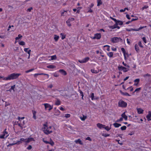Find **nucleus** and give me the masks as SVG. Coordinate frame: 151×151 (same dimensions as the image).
Instances as JSON below:
<instances>
[{
  "label": "nucleus",
  "instance_id": "338daca9",
  "mask_svg": "<svg viewBox=\"0 0 151 151\" xmlns=\"http://www.w3.org/2000/svg\"><path fill=\"white\" fill-rule=\"evenodd\" d=\"M53 75L55 77H58L59 76L58 74H57L56 72H55L53 73Z\"/></svg>",
  "mask_w": 151,
  "mask_h": 151
},
{
  "label": "nucleus",
  "instance_id": "2eb2a0df",
  "mask_svg": "<svg viewBox=\"0 0 151 151\" xmlns=\"http://www.w3.org/2000/svg\"><path fill=\"white\" fill-rule=\"evenodd\" d=\"M139 81L140 80L139 78L135 79L134 81V82H135V83H134V85L137 86L139 82Z\"/></svg>",
  "mask_w": 151,
  "mask_h": 151
},
{
  "label": "nucleus",
  "instance_id": "aec40b11",
  "mask_svg": "<svg viewBox=\"0 0 151 151\" xmlns=\"http://www.w3.org/2000/svg\"><path fill=\"white\" fill-rule=\"evenodd\" d=\"M24 52H27L29 55H30V52H31V50H29L28 48H24Z\"/></svg>",
  "mask_w": 151,
  "mask_h": 151
},
{
  "label": "nucleus",
  "instance_id": "6e6d98bb",
  "mask_svg": "<svg viewBox=\"0 0 151 151\" xmlns=\"http://www.w3.org/2000/svg\"><path fill=\"white\" fill-rule=\"evenodd\" d=\"M33 8L32 7H30L27 9V11L28 12H30L32 10Z\"/></svg>",
  "mask_w": 151,
  "mask_h": 151
},
{
  "label": "nucleus",
  "instance_id": "b1692460",
  "mask_svg": "<svg viewBox=\"0 0 151 151\" xmlns=\"http://www.w3.org/2000/svg\"><path fill=\"white\" fill-rule=\"evenodd\" d=\"M123 118H124L125 120H127V116L125 115V112H124L121 115Z\"/></svg>",
  "mask_w": 151,
  "mask_h": 151
},
{
  "label": "nucleus",
  "instance_id": "f8f14e48",
  "mask_svg": "<svg viewBox=\"0 0 151 151\" xmlns=\"http://www.w3.org/2000/svg\"><path fill=\"white\" fill-rule=\"evenodd\" d=\"M25 139V143H28L29 142L32 141H34V139L32 137H29L27 139Z\"/></svg>",
  "mask_w": 151,
  "mask_h": 151
},
{
  "label": "nucleus",
  "instance_id": "79ce46f5",
  "mask_svg": "<svg viewBox=\"0 0 151 151\" xmlns=\"http://www.w3.org/2000/svg\"><path fill=\"white\" fill-rule=\"evenodd\" d=\"M116 24H115L113 26H109V28L111 29H114L116 28Z\"/></svg>",
  "mask_w": 151,
  "mask_h": 151
},
{
  "label": "nucleus",
  "instance_id": "72a5a7b5",
  "mask_svg": "<svg viewBox=\"0 0 151 151\" xmlns=\"http://www.w3.org/2000/svg\"><path fill=\"white\" fill-rule=\"evenodd\" d=\"M97 6H99L102 4L101 0H97Z\"/></svg>",
  "mask_w": 151,
  "mask_h": 151
},
{
  "label": "nucleus",
  "instance_id": "680f3d73",
  "mask_svg": "<svg viewBox=\"0 0 151 151\" xmlns=\"http://www.w3.org/2000/svg\"><path fill=\"white\" fill-rule=\"evenodd\" d=\"M88 9V10L87 12L88 13H92L93 12V11L91 9V8H89Z\"/></svg>",
  "mask_w": 151,
  "mask_h": 151
},
{
  "label": "nucleus",
  "instance_id": "ea45409f",
  "mask_svg": "<svg viewBox=\"0 0 151 151\" xmlns=\"http://www.w3.org/2000/svg\"><path fill=\"white\" fill-rule=\"evenodd\" d=\"M19 43L20 45L22 46H24L25 45V43L23 41H21L20 42H19Z\"/></svg>",
  "mask_w": 151,
  "mask_h": 151
},
{
  "label": "nucleus",
  "instance_id": "69168bd1",
  "mask_svg": "<svg viewBox=\"0 0 151 151\" xmlns=\"http://www.w3.org/2000/svg\"><path fill=\"white\" fill-rule=\"evenodd\" d=\"M79 92L81 96H84L83 92L81 90H79Z\"/></svg>",
  "mask_w": 151,
  "mask_h": 151
},
{
  "label": "nucleus",
  "instance_id": "1a4fd4ad",
  "mask_svg": "<svg viewBox=\"0 0 151 151\" xmlns=\"http://www.w3.org/2000/svg\"><path fill=\"white\" fill-rule=\"evenodd\" d=\"M118 68L119 70H123L124 72H127L129 70L128 68H126L122 66H118Z\"/></svg>",
  "mask_w": 151,
  "mask_h": 151
},
{
  "label": "nucleus",
  "instance_id": "58836bf2",
  "mask_svg": "<svg viewBox=\"0 0 151 151\" xmlns=\"http://www.w3.org/2000/svg\"><path fill=\"white\" fill-rule=\"evenodd\" d=\"M32 113L33 114V118L35 119H36V112L35 111H32Z\"/></svg>",
  "mask_w": 151,
  "mask_h": 151
},
{
  "label": "nucleus",
  "instance_id": "de8ad7c7",
  "mask_svg": "<svg viewBox=\"0 0 151 151\" xmlns=\"http://www.w3.org/2000/svg\"><path fill=\"white\" fill-rule=\"evenodd\" d=\"M102 135L103 136H104L105 137H109L110 136V134H104V133L102 134Z\"/></svg>",
  "mask_w": 151,
  "mask_h": 151
},
{
  "label": "nucleus",
  "instance_id": "3c124183",
  "mask_svg": "<svg viewBox=\"0 0 151 151\" xmlns=\"http://www.w3.org/2000/svg\"><path fill=\"white\" fill-rule=\"evenodd\" d=\"M70 22L68 20L66 21V23L67 24V25L69 27H70L71 26V24L70 23Z\"/></svg>",
  "mask_w": 151,
  "mask_h": 151
},
{
  "label": "nucleus",
  "instance_id": "f257e3e1",
  "mask_svg": "<svg viewBox=\"0 0 151 151\" xmlns=\"http://www.w3.org/2000/svg\"><path fill=\"white\" fill-rule=\"evenodd\" d=\"M21 75L20 73H12L6 77L0 76V82H3V81H7L9 80H14L17 79Z\"/></svg>",
  "mask_w": 151,
  "mask_h": 151
},
{
  "label": "nucleus",
  "instance_id": "5701e85b",
  "mask_svg": "<svg viewBox=\"0 0 151 151\" xmlns=\"http://www.w3.org/2000/svg\"><path fill=\"white\" fill-rule=\"evenodd\" d=\"M59 38V36L56 35H54V39L55 41L57 42Z\"/></svg>",
  "mask_w": 151,
  "mask_h": 151
},
{
  "label": "nucleus",
  "instance_id": "7c9ffc66",
  "mask_svg": "<svg viewBox=\"0 0 151 151\" xmlns=\"http://www.w3.org/2000/svg\"><path fill=\"white\" fill-rule=\"evenodd\" d=\"M107 55L110 58H112L113 56V53L112 52H109L107 53Z\"/></svg>",
  "mask_w": 151,
  "mask_h": 151
},
{
  "label": "nucleus",
  "instance_id": "4c0bfd02",
  "mask_svg": "<svg viewBox=\"0 0 151 151\" xmlns=\"http://www.w3.org/2000/svg\"><path fill=\"white\" fill-rule=\"evenodd\" d=\"M104 47L106 48V49L107 51H110V46H109L108 45H105L104 46Z\"/></svg>",
  "mask_w": 151,
  "mask_h": 151
},
{
  "label": "nucleus",
  "instance_id": "0e129e2a",
  "mask_svg": "<svg viewBox=\"0 0 151 151\" xmlns=\"http://www.w3.org/2000/svg\"><path fill=\"white\" fill-rule=\"evenodd\" d=\"M123 117H121L120 118V119H118L116 121V122H121V121H122V120H123Z\"/></svg>",
  "mask_w": 151,
  "mask_h": 151
},
{
  "label": "nucleus",
  "instance_id": "37998d69",
  "mask_svg": "<svg viewBox=\"0 0 151 151\" xmlns=\"http://www.w3.org/2000/svg\"><path fill=\"white\" fill-rule=\"evenodd\" d=\"M91 71L93 73H97L99 72V71L97 70H95L94 69H91Z\"/></svg>",
  "mask_w": 151,
  "mask_h": 151
},
{
  "label": "nucleus",
  "instance_id": "6ab92c4d",
  "mask_svg": "<svg viewBox=\"0 0 151 151\" xmlns=\"http://www.w3.org/2000/svg\"><path fill=\"white\" fill-rule=\"evenodd\" d=\"M74 142L76 143V144H78L79 143L81 145H83V143L81 141V139H78L75 140L74 141Z\"/></svg>",
  "mask_w": 151,
  "mask_h": 151
},
{
  "label": "nucleus",
  "instance_id": "603ef678",
  "mask_svg": "<svg viewBox=\"0 0 151 151\" xmlns=\"http://www.w3.org/2000/svg\"><path fill=\"white\" fill-rule=\"evenodd\" d=\"M126 129V127L125 126H124L121 127V129L122 130H125Z\"/></svg>",
  "mask_w": 151,
  "mask_h": 151
},
{
  "label": "nucleus",
  "instance_id": "6e6552de",
  "mask_svg": "<svg viewBox=\"0 0 151 151\" xmlns=\"http://www.w3.org/2000/svg\"><path fill=\"white\" fill-rule=\"evenodd\" d=\"M25 139L23 138H21L20 140L17 141L16 142H14V143L13 145H19L22 143L23 142H25Z\"/></svg>",
  "mask_w": 151,
  "mask_h": 151
},
{
  "label": "nucleus",
  "instance_id": "dca6fc26",
  "mask_svg": "<svg viewBox=\"0 0 151 151\" xmlns=\"http://www.w3.org/2000/svg\"><path fill=\"white\" fill-rule=\"evenodd\" d=\"M146 118L148 121L151 120V112L149 111L148 114L146 116Z\"/></svg>",
  "mask_w": 151,
  "mask_h": 151
},
{
  "label": "nucleus",
  "instance_id": "4be33fe9",
  "mask_svg": "<svg viewBox=\"0 0 151 151\" xmlns=\"http://www.w3.org/2000/svg\"><path fill=\"white\" fill-rule=\"evenodd\" d=\"M120 93L123 95L126 96H131L127 92H123L121 91H120Z\"/></svg>",
  "mask_w": 151,
  "mask_h": 151
},
{
  "label": "nucleus",
  "instance_id": "5fc2aeb1",
  "mask_svg": "<svg viewBox=\"0 0 151 151\" xmlns=\"http://www.w3.org/2000/svg\"><path fill=\"white\" fill-rule=\"evenodd\" d=\"M70 115L69 114H65V117L66 118H69L70 117Z\"/></svg>",
  "mask_w": 151,
  "mask_h": 151
},
{
  "label": "nucleus",
  "instance_id": "cd10ccee",
  "mask_svg": "<svg viewBox=\"0 0 151 151\" xmlns=\"http://www.w3.org/2000/svg\"><path fill=\"white\" fill-rule=\"evenodd\" d=\"M47 68L50 69L55 68L56 67L55 66L53 65H50L47 66Z\"/></svg>",
  "mask_w": 151,
  "mask_h": 151
},
{
  "label": "nucleus",
  "instance_id": "2f4dec72",
  "mask_svg": "<svg viewBox=\"0 0 151 151\" xmlns=\"http://www.w3.org/2000/svg\"><path fill=\"white\" fill-rule=\"evenodd\" d=\"M55 104L56 105H59L61 104V101L59 99H57L55 101Z\"/></svg>",
  "mask_w": 151,
  "mask_h": 151
},
{
  "label": "nucleus",
  "instance_id": "a19ab883",
  "mask_svg": "<svg viewBox=\"0 0 151 151\" xmlns=\"http://www.w3.org/2000/svg\"><path fill=\"white\" fill-rule=\"evenodd\" d=\"M60 35L61 36V38L62 40H63L65 38V35L64 33H61L60 34Z\"/></svg>",
  "mask_w": 151,
  "mask_h": 151
},
{
  "label": "nucleus",
  "instance_id": "39448f33",
  "mask_svg": "<svg viewBox=\"0 0 151 151\" xmlns=\"http://www.w3.org/2000/svg\"><path fill=\"white\" fill-rule=\"evenodd\" d=\"M127 102L124 101L120 100L118 102V106L122 108H125L127 107Z\"/></svg>",
  "mask_w": 151,
  "mask_h": 151
},
{
  "label": "nucleus",
  "instance_id": "f03ea898",
  "mask_svg": "<svg viewBox=\"0 0 151 151\" xmlns=\"http://www.w3.org/2000/svg\"><path fill=\"white\" fill-rule=\"evenodd\" d=\"M52 126H48L47 124H44L43 131L45 134H48L52 133Z\"/></svg>",
  "mask_w": 151,
  "mask_h": 151
},
{
  "label": "nucleus",
  "instance_id": "0eeeda50",
  "mask_svg": "<svg viewBox=\"0 0 151 151\" xmlns=\"http://www.w3.org/2000/svg\"><path fill=\"white\" fill-rule=\"evenodd\" d=\"M44 105L46 110H48L49 111L52 109L53 106L49 104L45 103L43 104Z\"/></svg>",
  "mask_w": 151,
  "mask_h": 151
},
{
  "label": "nucleus",
  "instance_id": "9b49d317",
  "mask_svg": "<svg viewBox=\"0 0 151 151\" xmlns=\"http://www.w3.org/2000/svg\"><path fill=\"white\" fill-rule=\"evenodd\" d=\"M89 59V58L87 57L84 58L82 59V60H79L78 62L81 63H84L87 62Z\"/></svg>",
  "mask_w": 151,
  "mask_h": 151
},
{
  "label": "nucleus",
  "instance_id": "393cba45",
  "mask_svg": "<svg viewBox=\"0 0 151 151\" xmlns=\"http://www.w3.org/2000/svg\"><path fill=\"white\" fill-rule=\"evenodd\" d=\"M113 125L116 128H118L121 126V124L117 123H115L113 124Z\"/></svg>",
  "mask_w": 151,
  "mask_h": 151
},
{
  "label": "nucleus",
  "instance_id": "a18cd8bd",
  "mask_svg": "<svg viewBox=\"0 0 151 151\" xmlns=\"http://www.w3.org/2000/svg\"><path fill=\"white\" fill-rule=\"evenodd\" d=\"M15 88V85H14L13 86H11L9 90V91H11L12 90H13L14 91V88Z\"/></svg>",
  "mask_w": 151,
  "mask_h": 151
},
{
  "label": "nucleus",
  "instance_id": "7ed1b4c3",
  "mask_svg": "<svg viewBox=\"0 0 151 151\" xmlns=\"http://www.w3.org/2000/svg\"><path fill=\"white\" fill-rule=\"evenodd\" d=\"M24 118V117H20L19 116H18V119L19 120L17 122V124L20 127L21 129H22L23 128L26 127V126L25 125V122L24 120H23L21 121Z\"/></svg>",
  "mask_w": 151,
  "mask_h": 151
},
{
  "label": "nucleus",
  "instance_id": "13d9d810",
  "mask_svg": "<svg viewBox=\"0 0 151 151\" xmlns=\"http://www.w3.org/2000/svg\"><path fill=\"white\" fill-rule=\"evenodd\" d=\"M142 38V39L143 42H144V43L145 44L146 43H147V41L146 40V39L145 37H143Z\"/></svg>",
  "mask_w": 151,
  "mask_h": 151
},
{
  "label": "nucleus",
  "instance_id": "9d476101",
  "mask_svg": "<svg viewBox=\"0 0 151 151\" xmlns=\"http://www.w3.org/2000/svg\"><path fill=\"white\" fill-rule=\"evenodd\" d=\"M101 37V35L100 33H96L94 35V36L91 38L93 39H99Z\"/></svg>",
  "mask_w": 151,
  "mask_h": 151
},
{
  "label": "nucleus",
  "instance_id": "423d86ee",
  "mask_svg": "<svg viewBox=\"0 0 151 151\" xmlns=\"http://www.w3.org/2000/svg\"><path fill=\"white\" fill-rule=\"evenodd\" d=\"M122 40L120 37H114L111 38V41L114 43H117Z\"/></svg>",
  "mask_w": 151,
  "mask_h": 151
},
{
  "label": "nucleus",
  "instance_id": "e2e57ef3",
  "mask_svg": "<svg viewBox=\"0 0 151 151\" xmlns=\"http://www.w3.org/2000/svg\"><path fill=\"white\" fill-rule=\"evenodd\" d=\"M94 6V4L93 3H91L89 6L88 8V9H89V8H92Z\"/></svg>",
  "mask_w": 151,
  "mask_h": 151
},
{
  "label": "nucleus",
  "instance_id": "f704fd0d",
  "mask_svg": "<svg viewBox=\"0 0 151 151\" xmlns=\"http://www.w3.org/2000/svg\"><path fill=\"white\" fill-rule=\"evenodd\" d=\"M90 97L91 98V99L92 100H93L95 99L94 98V94L93 93H91L90 95Z\"/></svg>",
  "mask_w": 151,
  "mask_h": 151
},
{
  "label": "nucleus",
  "instance_id": "412c9836",
  "mask_svg": "<svg viewBox=\"0 0 151 151\" xmlns=\"http://www.w3.org/2000/svg\"><path fill=\"white\" fill-rule=\"evenodd\" d=\"M59 71L63 75H66L67 74L66 72L63 69L60 70Z\"/></svg>",
  "mask_w": 151,
  "mask_h": 151
},
{
  "label": "nucleus",
  "instance_id": "bb28decb",
  "mask_svg": "<svg viewBox=\"0 0 151 151\" xmlns=\"http://www.w3.org/2000/svg\"><path fill=\"white\" fill-rule=\"evenodd\" d=\"M46 75L47 76L48 78L49 77V75L43 73H36L34 75V76L36 77V76L37 75Z\"/></svg>",
  "mask_w": 151,
  "mask_h": 151
},
{
  "label": "nucleus",
  "instance_id": "c9c22d12",
  "mask_svg": "<svg viewBox=\"0 0 151 151\" xmlns=\"http://www.w3.org/2000/svg\"><path fill=\"white\" fill-rule=\"evenodd\" d=\"M126 30L129 32L131 31H137V30H137V29H132V28H131V29H126Z\"/></svg>",
  "mask_w": 151,
  "mask_h": 151
},
{
  "label": "nucleus",
  "instance_id": "052dcab7",
  "mask_svg": "<svg viewBox=\"0 0 151 151\" xmlns=\"http://www.w3.org/2000/svg\"><path fill=\"white\" fill-rule=\"evenodd\" d=\"M122 64L125 66L126 67H127L128 68H129V65H127L126 64L124 63V62H122Z\"/></svg>",
  "mask_w": 151,
  "mask_h": 151
},
{
  "label": "nucleus",
  "instance_id": "09e8293b",
  "mask_svg": "<svg viewBox=\"0 0 151 151\" xmlns=\"http://www.w3.org/2000/svg\"><path fill=\"white\" fill-rule=\"evenodd\" d=\"M146 27V26H144L143 27H140L139 28L137 29V30H138L137 31H139V30L145 28Z\"/></svg>",
  "mask_w": 151,
  "mask_h": 151
},
{
  "label": "nucleus",
  "instance_id": "8fccbe9b",
  "mask_svg": "<svg viewBox=\"0 0 151 151\" xmlns=\"http://www.w3.org/2000/svg\"><path fill=\"white\" fill-rule=\"evenodd\" d=\"M141 90V88H136L134 91L133 92V93H135L136 92H138L139 91Z\"/></svg>",
  "mask_w": 151,
  "mask_h": 151
},
{
  "label": "nucleus",
  "instance_id": "c03bdc74",
  "mask_svg": "<svg viewBox=\"0 0 151 151\" xmlns=\"http://www.w3.org/2000/svg\"><path fill=\"white\" fill-rule=\"evenodd\" d=\"M105 129H106L107 131H109L111 129V127H109V126H107L105 127H105L104 128Z\"/></svg>",
  "mask_w": 151,
  "mask_h": 151
},
{
  "label": "nucleus",
  "instance_id": "864d4df0",
  "mask_svg": "<svg viewBox=\"0 0 151 151\" xmlns=\"http://www.w3.org/2000/svg\"><path fill=\"white\" fill-rule=\"evenodd\" d=\"M129 88H130V91L131 92L133 90V88L132 86L129 87L127 88V89L128 90Z\"/></svg>",
  "mask_w": 151,
  "mask_h": 151
},
{
  "label": "nucleus",
  "instance_id": "20e7f679",
  "mask_svg": "<svg viewBox=\"0 0 151 151\" xmlns=\"http://www.w3.org/2000/svg\"><path fill=\"white\" fill-rule=\"evenodd\" d=\"M9 134L7 131V129H5L0 134V138L1 139H6L9 136Z\"/></svg>",
  "mask_w": 151,
  "mask_h": 151
},
{
  "label": "nucleus",
  "instance_id": "ddd939ff",
  "mask_svg": "<svg viewBox=\"0 0 151 151\" xmlns=\"http://www.w3.org/2000/svg\"><path fill=\"white\" fill-rule=\"evenodd\" d=\"M48 58H50L49 59V60L50 61L53 60H55L57 59V56L56 55H54L52 56H49L48 57Z\"/></svg>",
  "mask_w": 151,
  "mask_h": 151
},
{
  "label": "nucleus",
  "instance_id": "f3484780",
  "mask_svg": "<svg viewBox=\"0 0 151 151\" xmlns=\"http://www.w3.org/2000/svg\"><path fill=\"white\" fill-rule=\"evenodd\" d=\"M121 50L123 53L124 55H126V56H127V57H128L129 56L128 54L126 52L125 49L124 48H122Z\"/></svg>",
  "mask_w": 151,
  "mask_h": 151
},
{
  "label": "nucleus",
  "instance_id": "e433bc0d",
  "mask_svg": "<svg viewBox=\"0 0 151 151\" xmlns=\"http://www.w3.org/2000/svg\"><path fill=\"white\" fill-rule=\"evenodd\" d=\"M134 47L136 51L137 52H138L139 50V49L138 45L137 44H136L135 45Z\"/></svg>",
  "mask_w": 151,
  "mask_h": 151
},
{
  "label": "nucleus",
  "instance_id": "a211bd4d",
  "mask_svg": "<svg viewBox=\"0 0 151 151\" xmlns=\"http://www.w3.org/2000/svg\"><path fill=\"white\" fill-rule=\"evenodd\" d=\"M137 113L138 114H142L144 110L141 108H137Z\"/></svg>",
  "mask_w": 151,
  "mask_h": 151
},
{
  "label": "nucleus",
  "instance_id": "4468645a",
  "mask_svg": "<svg viewBox=\"0 0 151 151\" xmlns=\"http://www.w3.org/2000/svg\"><path fill=\"white\" fill-rule=\"evenodd\" d=\"M97 126L100 129H102L105 127V125H103L100 123H98L97 124Z\"/></svg>",
  "mask_w": 151,
  "mask_h": 151
},
{
  "label": "nucleus",
  "instance_id": "473e14b6",
  "mask_svg": "<svg viewBox=\"0 0 151 151\" xmlns=\"http://www.w3.org/2000/svg\"><path fill=\"white\" fill-rule=\"evenodd\" d=\"M87 118V116H86L84 115H83L82 116L80 117V118L82 121H84Z\"/></svg>",
  "mask_w": 151,
  "mask_h": 151
},
{
  "label": "nucleus",
  "instance_id": "774afa93",
  "mask_svg": "<svg viewBox=\"0 0 151 151\" xmlns=\"http://www.w3.org/2000/svg\"><path fill=\"white\" fill-rule=\"evenodd\" d=\"M48 144H50L51 145L53 146L54 145V143L52 141H50L49 142V143Z\"/></svg>",
  "mask_w": 151,
  "mask_h": 151
},
{
  "label": "nucleus",
  "instance_id": "4d7b16f0",
  "mask_svg": "<svg viewBox=\"0 0 151 151\" xmlns=\"http://www.w3.org/2000/svg\"><path fill=\"white\" fill-rule=\"evenodd\" d=\"M138 45L140 47L142 48L143 47V46L142 45V42L141 41H139V42L138 43Z\"/></svg>",
  "mask_w": 151,
  "mask_h": 151
},
{
  "label": "nucleus",
  "instance_id": "bf43d9fd",
  "mask_svg": "<svg viewBox=\"0 0 151 151\" xmlns=\"http://www.w3.org/2000/svg\"><path fill=\"white\" fill-rule=\"evenodd\" d=\"M148 8V6H145L143 7H142V10H143L145 9H146Z\"/></svg>",
  "mask_w": 151,
  "mask_h": 151
},
{
  "label": "nucleus",
  "instance_id": "a878e982",
  "mask_svg": "<svg viewBox=\"0 0 151 151\" xmlns=\"http://www.w3.org/2000/svg\"><path fill=\"white\" fill-rule=\"evenodd\" d=\"M46 75L47 76L48 78L49 77V75L43 73H36L34 75V76L36 77V76L37 75Z\"/></svg>",
  "mask_w": 151,
  "mask_h": 151
},
{
  "label": "nucleus",
  "instance_id": "49530a36",
  "mask_svg": "<svg viewBox=\"0 0 151 151\" xmlns=\"http://www.w3.org/2000/svg\"><path fill=\"white\" fill-rule=\"evenodd\" d=\"M82 9V7H78L77 8V13H78V14L80 12V9Z\"/></svg>",
  "mask_w": 151,
  "mask_h": 151
},
{
  "label": "nucleus",
  "instance_id": "c85d7f7f",
  "mask_svg": "<svg viewBox=\"0 0 151 151\" xmlns=\"http://www.w3.org/2000/svg\"><path fill=\"white\" fill-rule=\"evenodd\" d=\"M116 26H117L118 25H122L123 24V22L122 21L117 20L116 22Z\"/></svg>",
  "mask_w": 151,
  "mask_h": 151
},
{
  "label": "nucleus",
  "instance_id": "c756f323",
  "mask_svg": "<svg viewBox=\"0 0 151 151\" xmlns=\"http://www.w3.org/2000/svg\"><path fill=\"white\" fill-rule=\"evenodd\" d=\"M22 37V36L21 34H19L18 36L15 38V40H18L19 39H21Z\"/></svg>",
  "mask_w": 151,
  "mask_h": 151
}]
</instances>
